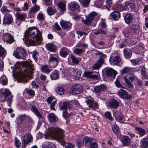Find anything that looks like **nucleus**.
<instances>
[{"label":"nucleus","instance_id":"obj_1","mask_svg":"<svg viewBox=\"0 0 148 148\" xmlns=\"http://www.w3.org/2000/svg\"><path fill=\"white\" fill-rule=\"evenodd\" d=\"M23 39L27 44L35 45L41 41L42 34L37 28L30 27L26 31L24 38Z\"/></svg>","mask_w":148,"mask_h":148},{"label":"nucleus","instance_id":"obj_2","mask_svg":"<svg viewBox=\"0 0 148 148\" xmlns=\"http://www.w3.org/2000/svg\"><path fill=\"white\" fill-rule=\"evenodd\" d=\"M23 69L21 72V75L19 77V80L21 82L24 81L26 82L27 78L30 77L34 70V66L31 60H28L24 62L23 64Z\"/></svg>","mask_w":148,"mask_h":148},{"label":"nucleus","instance_id":"obj_3","mask_svg":"<svg viewBox=\"0 0 148 148\" xmlns=\"http://www.w3.org/2000/svg\"><path fill=\"white\" fill-rule=\"evenodd\" d=\"M63 133V130L60 128L51 127L48 129L45 135V138L46 139H49L51 137L54 138L62 144H64Z\"/></svg>","mask_w":148,"mask_h":148},{"label":"nucleus","instance_id":"obj_4","mask_svg":"<svg viewBox=\"0 0 148 148\" xmlns=\"http://www.w3.org/2000/svg\"><path fill=\"white\" fill-rule=\"evenodd\" d=\"M85 146L90 147V148H97L98 146L96 140L94 138L86 136L83 140Z\"/></svg>","mask_w":148,"mask_h":148},{"label":"nucleus","instance_id":"obj_5","mask_svg":"<svg viewBox=\"0 0 148 148\" xmlns=\"http://www.w3.org/2000/svg\"><path fill=\"white\" fill-rule=\"evenodd\" d=\"M13 55L17 58L24 59L27 55L25 49L21 47H17L13 53Z\"/></svg>","mask_w":148,"mask_h":148},{"label":"nucleus","instance_id":"obj_6","mask_svg":"<svg viewBox=\"0 0 148 148\" xmlns=\"http://www.w3.org/2000/svg\"><path fill=\"white\" fill-rule=\"evenodd\" d=\"M135 77L134 73H132L127 75L124 78L125 82L127 86L130 88H132L133 85L132 83Z\"/></svg>","mask_w":148,"mask_h":148},{"label":"nucleus","instance_id":"obj_7","mask_svg":"<svg viewBox=\"0 0 148 148\" xmlns=\"http://www.w3.org/2000/svg\"><path fill=\"white\" fill-rule=\"evenodd\" d=\"M97 15V13L96 12H92L86 17L85 20L83 18H82V21L85 24L90 25L94 19Z\"/></svg>","mask_w":148,"mask_h":148},{"label":"nucleus","instance_id":"obj_8","mask_svg":"<svg viewBox=\"0 0 148 148\" xmlns=\"http://www.w3.org/2000/svg\"><path fill=\"white\" fill-rule=\"evenodd\" d=\"M2 94L4 98L2 99L3 101H7L10 102L12 100L11 93L8 89H5L2 92Z\"/></svg>","mask_w":148,"mask_h":148},{"label":"nucleus","instance_id":"obj_9","mask_svg":"<svg viewBox=\"0 0 148 148\" xmlns=\"http://www.w3.org/2000/svg\"><path fill=\"white\" fill-rule=\"evenodd\" d=\"M82 89V86L79 84L74 85L71 88L72 93L74 95L79 94L81 92Z\"/></svg>","mask_w":148,"mask_h":148},{"label":"nucleus","instance_id":"obj_10","mask_svg":"<svg viewBox=\"0 0 148 148\" xmlns=\"http://www.w3.org/2000/svg\"><path fill=\"white\" fill-rule=\"evenodd\" d=\"M117 95L123 99H130L132 98L131 95H129L127 92L123 89H120L118 92Z\"/></svg>","mask_w":148,"mask_h":148},{"label":"nucleus","instance_id":"obj_11","mask_svg":"<svg viewBox=\"0 0 148 148\" xmlns=\"http://www.w3.org/2000/svg\"><path fill=\"white\" fill-rule=\"evenodd\" d=\"M3 41L9 44H11L14 41L13 36L8 33H5L3 34Z\"/></svg>","mask_w":148,"mask_h":148},{"label":"nucleus","instance_id":"obj_12","mask_svg":"<svg viewBox=\"0 0 148 148\" xmlns=\"http://www.w3.org/2000/svg\"><path fill=\"white\" fill-rule=\"evenodd\" d=\"M31 110L38 118L39 120L41 121H43L44 119V117L42 116L36 106L34 105L32 106L31 107Z\"/></svg>","mask_w":148,"mask_h":148},{"label":"nucleus","instance_id":"obj_13","mask_svg":"<svg viewBox=\"0 0 148 148\" xmlns=\"http://www.w3.org/2000/svg\"><path fill=\"white\" fill-rule=\"evenodd\" d=\"M71 103L69 102H63L62 106L60 107V110H62L63 115L64 117L67 116L68 113L67 112V107L70 106Z\"/></svg>","mask_w":148,"mask_h":148},{"label":"nucleus","instance_id":"obj_14","mask_svg":"<svg viewBox=\"0 0 148 148\" xmlns=\"http://www.w3.org/2000/svg\"><path fill=\"white\" fill-rule=\"evenodd\" d=\"M107 87L103 84H101L96 86L94 89V91L97 94L101 93L103 91L106 90Z\"/></svg>","mask_w":148,"mask_h":148},{"label":"nucleus","instance_id":"obj_15","mask_svg":"<svg viewBox=\"0 0 148 148\" xmlns=\"http://www.w3.org/2000/svg\"><path fill=\"white\" fill-rule=\"evenodd\" d=\"M79 7V5L75 1H71L68 4V8L71 11H74L78 9Z\"/></svg>","mask_w":148,"mask_h":148},{"label":"nucleus","instance_id":"obj_16","mask_svg":"<svg viewBox=\"0 0 148 148\" xmlns=\"http://www.w3.org/2000/svg\"><path fill=\"white\" fill-rule=\"evenodd\" d=\"M109 60L112 65H116L121 61V59L119 56H117L110 58Z\"/></svg>","mask_w":148,"mask_h":148},{"label":"nucleus","instance_id":"obj_17","mask_svg":"<svg viewBox=\"0 0 148 148\" xmlns=\"http://www.w3.org/2000/svg\"><path fill=\"white\" fill-rule=\"evenodd\" d=\"M104 62V60L99 59L92 66V69L95 70L99 69L103 64Z\"/></svg>","mask_w":148,"mask_h":148},{"label":"nucleus","instance_id":"obj_18","mask_svg":"<svg viewBox=\"0 0 148 148\" xmlns=\"http://www.w3.org/2000/svg\"><path fill=\"white\" fill-rule=\"evenodd\" d=\"M92 73V72L86 71L84 73V75L85 77L88 78L97 80L98 78V74L97 75L91 74Z\"/></svg>","mask_w":148,"mask_h":148},{"label":"nucleus","instance_id":"obj_19","mask_svg":"<svg viewBox=\"0 0 148 148\" xmlns=\"http://www.w3.org/2000/svg\"><path fill=\"white\" fill-rule=\"evenodd\" d=\"M56 55L55 54H50L49 56V63L53 62L55 63V65L54 66V67L58 65V60L56 57Z\"/></svg>","mask_w":148,"mask_h":148},{"label":"nucleus","instance_id":"obj_20","mask_svg":"<svg viewBox=\"0 0 148 148\" xmlns=\"http://www.w3.org/2000/svg\"><path fill=\"white\" fill-rule=\"evenodd\" d=\"M47 117L49 121L50 122H56L58 121V118L53 113H49Z\"/></svg>","mask_w":148,"mask_h":148},{"label":"nucleus","instance_id":"obj_21","mask_svg":"<svg viewBox=\"0 0 148 148\" xmlns=\"http://www.w3.org/2000/svg\"><path fill=\"white\" fill-rule=\"evenodd\" d=\"M130 138L127 136H124L122 138L121 142L124 146H128L130 143Z\"/></svg>","mask_w":148,"mask_h":148},{"label":"nucleus","instance_id":"obj_22","mask_svg":"<svg viewBox=\"0 0 148 148\" xmlns=\"http://www.w3.org/2000/svg\"><path fill=\"white\" fill-rule=\"evenodd\" d=\"M60 24L63 29H66L70 28L71 27V24L69 21H61L60 22Z\"/></svg>","mask_w":148,"mask_h":148},{"label":"nucleus","instance_id":"obj_23","mask_svg":"<svg viewBox=\"0 0 148 148\" xmlns=\"http://www.w3.org/2000/svg\"><path fill=\"white\" fill-rule=\"evenodd\" d=\"M32 140V137L30 134H26L23 137V144H27L30 142Z\"/></svg>","mask_w":148,"mask_h":148},{"label":"nucleus","instance_id":"obj_24","mask_svg":"<svg viewBox=\"0 0 148 148\" xmlns=\"http://www.w3.org/2000/svg\"><path fill=\"white\" fill-rule=\"evenodd\" d=\"M42 148H55L56 145L52 143L46 141L42 144Z\"/></svg>","mask_w":148,"mask_h":148},{"label":"nucleus","instance_id":"obj_25","mask_svg":"<svg viewBox=\"0 0 148 148\" xmlns=\"http://www.w3.org/2000/svg\"><path fill=\"white\" fill-rule=\"evenodd\" d=\"M13 20L12 16L10 14H9L8 16H6L4 18L3 23L4 24H10L12 23Z\"/></svg>","mask_w":148,"mask_h":148},{"label":"nucleus","instance_id":"obj_26","mask_svg":"<svg viewBox=\"0 0 148 148\" xmlns=\"http://www.w3.org/2000/svg\"><path fill=\"white\" fill-rule=\"evenodd\" d=\"M69 50L66 47H62L60 50V55L63 57H65L68 54Z\"/></svg>","mask_w":148,"mask_h":148},{"label":"nucleus","instance_id":"obj_27","mask_svg":"<svg viewBox=\"0 0 148 148\" xmlns=\"http://www.w3.org/2000/svg\"><path fill=\"white\" fill-rule=\"evenodd\" d=\"M124 19L125 23L127 24H130L133 19L132 15L129 14H127L124 16Z\"/></svg>","mask_w":148,"mask_h":148},{"label":"nucleus","instance_id":"obj_28","mask_svg":"<svg viewBox=\"0 0 148 148\" xmlns=\"http://www.w3.org/2000/svg\"><path fill=\"white\" fill-rule=\"evenodd\" d=\"M108 105L111 107L116 108L118 107L119 106V103L116 100H113L109 102Z\"/></svg>","mask_w":148,"mask_h":148},{"label":"nucleus","instance_id":"obj_29","mask_svg":"<svg viewBox=\"0 0 148 148\" xmlns=\"http://www.w3.org/2000/svg\"><path fill=\"white\" fill-rule=\"evenodd\" d=\"M45 47L49 51L53 52L56 49L55 46L52 43H48L45 45Z\"/></svg>","mask_w":148,"mask_h":148},{"label":"nucleus","instance_id":"obj_30","mask_svg":"<svg viewBox=\"0 0 148 148\" xmlns=\"http://www.w3.org/2000/svg\"><path fill=\"white\" fill-rule=\"evenodd\" d=\"M106 74L107 76H113L114 78L116 75V71L112 68L107 69L106 71Z\"/></svg>","mask_w":148,"mask_h":148},{"label":"nucleus","instance_id":"obj_31","mask_svg":"<svg viewBox=\"0 0 148 148\" xmlns=\"http://www.w3.org/2000/svg\"><path fill=\"white\" fill-rule=\"evenodd\" d=\"M143 77L146 79L147 78L148 73L146 71V69L144 66H140Z\"/></svg>","mask_w":148,"mask_h":148},{"label":"nucleus","instance_id":"obj_32","mask_svg":"<svg viewBox=\"0 0 148 148\" xmlns=\"http://www.w3.org/2000/svg\"><path fill=\"white\" fill-rule=\"evenodd\" d=\"M110 15L115 20H118L120 17L119 12L117 11H114L110 14Z\"/></svg>","mask_w":148,"mask_h":148},{"label":"nucleus","instance_id":"obj_33","mask_svg":"<svg viewBox=\"0 0 148 148\" xmlns=\"http://www.w3.org/2000/svg\"><path fill=\"white\" fill-rule=\"evenodd\" d=\"M140 146L143 148H146L148 146V139L147 138L142 139L140 142Z\"/></svg>","mask_w":148,"mask_h":148},{"label":"nucleus","instance_id":"obj_34","mask_svg":"<svg viewBox=\"0 0 148 148\" xmlns=\"http://www.w3.org/2000/svg\"><path fill=\"white\" fill-rule=\"evenodd\" d=\"M26 16V14L25 13L21 14L16 13V18L20 21H24Z\"/></svg>","mask_w":148,"mask_h":148},{"label":"nucleus","instance_id":"obj_35","mask_svg":"<svg viewBox=\"0 0 148 148\" xmlns=\"http://www.w3.org/2000/svg\"><path fill=\"white\" fill-rule=\"evenodd\" d=\"M132 70L133 69L131 68L128 67H125L121 71V73L122 75H124L127 73L131 72Z\"/></svg>","mask_w":148,"mask_h":148},{"label":"nucleus","instance_id":"obj_36","mask_svg":"<svg viewBox=\"0 0 148 148\" xmlns=\"http://www.w3.org/2000/svg\"><path fill=\"white\" fill-rule=\"evenodd\" d=\"M40 7L38 5H36L30 8L29 12V14H34L40 9Z\"/></svg>","mask_w":148,"mask_h":148},{"label":"nucleus","instance_id":"obj_37","mask_svg":"<svg viewBox=\"0 0 148 148\" xmlns=\"http://www.w3.org/2000/svg\"><path fill=\"white\" fill-rule=\"evenodd\" d=\"M135 130L137 131L138 134L141 137L145 134V130L139 127H136Z\"/></svg>","mask_w":148,"mask_h":148},{"label":"nucleus","instance_id":"obj_38","mask_svg":"<svg viewBox=\"0 0 148 148\" xmlns=\"http://www.w3.org/2000/svg\"><path fill=\"white\" fill-rule=\"evenodd\" d=\"M58 6L61 11L64 12L66 10V4L62 2H60L58 3Z\"/></svg>","mask_w":148,"mask_h":148},{"label":"nucleus","instance_id":"obj_39","mask_svg":"<svg viewBox=\"0 0 148 148\" xmlns=\"http://www.w3.org/2000/svg\"><path fill=\"white\" fill-rule=\"evenodd\" d=\"M124 54L126 58H129L131 56L132 51L130 49H125L124 50Z\"/></svg>","mask_w":148,"mask_h":148},{"label":"nucleus","instance_id":"obj_40","mask_svg":"<svg viewBox=\"0 0 148 148\" xmlns=\"http://www.w3.org/2000/svg\"><path fill=\"white\" fill-rule=\"evenodd\" d=\"M27 117V116L25 114L21 115L16 120V123L20 124Z\"/></svg>","mask_w":148,"mask_h":148},{"label":"nucleus","instance_id":"obj_41","mask_svg":"<svg viewBox=\"0 0 148 148\" xmlns=\"http://www.w3.org/2000/svg\"><path fill=\"white\" fill-rule=\"evenodd\" d=\"M52 79L55 80L59 78V74L58 71L57 70L53 71L50 75Z\"/></svg>","mask_w":148,"mask_h":148},{"label":"nucleus","instance_id":"obj_42","mask_svg":"<svg viewBox=\"0 0 148 148\" xmlns=\"http://www.w3.org/2000/svg\"><path fill=\"white\" fill-rule=\"evenodd\" d=\"M41 69L42 72L47 73H49L51 71L49 67L47 65L42 66L41 68Z\"/></svg>","mask_w":148,"mask_h":148},{"label":"nucleus","instance_id":"obj_43","mask_svg":"<svg viewBox=\"0 0 148 148\" xmlns=\"http://www.w3.org/2000/svg\"><path fill=\"white\" fill-rule=\"evenodd\" d=\"M0 82L3 85H6L7 84L8 80L5 75H2L0 78Z\"/></svg>","mask_w":148,"mask_h":148},{"label":"nucleus","instance_id":"obj_44","mask_svg":"<svg viewBox=\"0 0 148 148\" xmlns=\"http://www.w3.org/2000/svg\"><path fill=\"white\" fill-rule=\"evenodd\" d=\"M85 101L87 105L89 106L94 102V99L90 96H87L85 97Z\"/></svg>","mask_w":148,"mask_h":148},{"label":"nucleus","instance_id":"obj_45","mask_svg":"<svg viewBox=\"0 0 148 148\" xmlns=\"http://www.w3.org/2000/svg\"><path fill=\"white\" fill-rule=\"evenodd\" d=\"M104 116L106 118L110 121H112L113 120V118L111 116V113L110 112H106L104 114Z\"/></svg>","mask_w":148,"mask_h":148},{"label":"nucleus","instance_id":"obj_46","mask_svg":"<svg viewBox=\"0 0 148 148\" xmlns=\"http://www.w3.org/2000/svg\"><path fill=\"white\" fill-rule=\"evenodd\" d=\"M117 121L121 123H123L125 121L124 116L122 114H120L116 118Z\"/></svg>","mask_w":148,"mask_h":148},{"label":"nucleus","instance_id":"obj_47","mask_svg":"<svg viewBox=\"0 0 148 148\" xmlns=\"http://www.w3.org/2000/svg\"><path fill=\"white\" fill-rule=\"evenodd\" d=\"M112 129L114 133L116 134H119L120 132L119 127L116 125L112 126Z\"/></svg>","mask_w":148,"mask_h":148},{"label":"nucleus","instance_id":"obj_48","mask_svg":"<svg viewBox=\"0 0 148 148\" xmlns=\"http://www.w3.org/2000/svg\"><path fill=\"white\" fill-rule=\"evenodd\" d=\"M71 58L72 60V62L75 64H77L79 62V59L76 58L74 55H72Z\"/></svg>","mask_w":148,"mask_h":148},{"label":"nucleus","instance_id":"obj_49","mask_svg":"<svg viewBox=\"0 0 148 148\" xmlns=\"http://www.w3.org/2000/svg\"><path fill=\"white\" fill-rule=\"evenodd\" d=\"M56 92L60 95L63 94L64 92V89L62 87H58L56 89Z\"/></svg>","mask_w":148,"mask_h":148},{"label":"nucleus","instance_id":"obj_50","mask_svg":"<svg viewBox=\"0 0 148 148\" xmlns=\"http://www.w3.org/2000/svg\"><path fill=\"white\" fill-rule=\"evenodd\" d=\"M84 143L83 142V140L82 141L80 139H79L76 142V144L78 148L81 147L83 145Z\"/></svg>","mask_w":148,"mask_h":148},{"label":"nucleus","instance_id":"obj_51","mask_svg":"<svg viewBox=\"0 0 148 148\" xmlns=\"http://www.w3.org/2000/svg\"><path fill=\"white\" fill-rule=\"evenodd\" d=\"M130 61L133 65L139 64H140L141 62L139 59L136 60L135 59L131 60Z\"/></svg>","mask_w":148,"mask_h":148},{"label":"nucleus","instance_id":"obj_52","mask_svg":"<svg viewBox=\"0 0 148 148\" xmlns=\"http://www.w3.org/2000/svg\"><path fill=\"white\" fill-rule=\"evenodd\" d=\"M89 107L92 108L93 109L96 110L98 108V105L97 103H94V102L88 106Z\"/></svg>","mask_w":148,"mask_h":148},{"label":"nucleus","instance_id":"obj_53","mask_svg":"<svg viewBox=\"0 0 148 148\" xmlns=\"http://www.w3.org/2000/svg\"><path fill=\"white\" fill-rule=\"evenodd\" d=\"M47 11L48 14L50 15H52L55 13L54 10L51 7L47 8Z\"/></svg>","mask_w":148,"mask_h":148},{"label":"nucleus","instance_id":"obj_54","mask_svg":"<svg viewBox=\"0 0 148 148\" xmlns=\"http://www.w3.org/2000/svg\"><path fill=\"white\" fill-rule=\"evenodd\" d=\"M103 0H97L95 3L97 7L101 8L103 5Z\"/></svg>","mask_w":148,"mask_h":148},{"label":"nucleus","instance_id":"obj_55","mask_svg":"<svg viewBox=\"0 0 148 148\" xmlns=\"http://www.w3.org/2000/svg\"><path fill=\"white\" fill-rule=\"evenodd\" d=\"M99 26L100 28H106L107 27V25L105 23V20L103 19H101V21L99 24Z\"/></svg>","mask_w":148,"mask_h":148},{"label":"nucleus","instance_id":"obj_56","mask_svg":"<svg viewBox=\"0 0 148 148\" xmlns=\"http://www.w3.org/2000/svg\"><path fill=\"white\" fill-rule=\"evenodd\" d=\"M29 8V4L27 2L24 3L23 6L21 7L22 10L23 11H27Z\"/></svg>","mask_w":148,"mask_h":148},{"label":"nucleus","instance_id":"obj_57","mask_svg":"<svg viewBox=\"0 0 148 148\" xmlns=\"http://www.w3.org/2000/svg\"><path fill=\"white\" fill-rule=\"evenodd\" d=\"M1 10L3 14H7L10 12V11L5 7H3L1 8Z\"/></svg>","mask_w":148,"mask_h":148},{"label":"nucleus","instance_id":"obj_58","mask_svg":"<svg viewBox=\"0 0 148 148\" xmlns=\"http://www.w3.org/2000/svg\"><path fill=\"white\" fill-rule=\"evenodd\" d=\"M90 1V0H82V3L83 6L85 7H87Z\"/></svg>","mask_w":148,"mask_h":148},{"label":"nucleus","instance_id":"obj_59","mask_svg":"<svg viewBox=\"0 0 148 148\" xmlns=\"http://www.w3.org/2000/svg\"><path fill=\"white\" fill-rule=\"evenodd\" d=\"M83 50L82 49L76 48L73 51V53L75 54H80L82 53Z\"/></svg>","mask_w":148,"mask_h":148},{"label":"nucleus","instance_id":"obj_60","mask_svg":"<svg viewBox=\"0 0 148 148\" xmlns=\"http://www.w3.org/2000/svg\"><path fill=\"white\" fill-rule=\"evenodd\" d=\"M15 144L16 147H19L21 146V143L16 137L15 138Z\"/></svg>","mask_w":148,"mask_h":148},{"label":"nucleus","instance_id":"obj_61","mask_svg":"<svg viewBox=\"0 0 148 148\" xmlns=\"http://www.w3.org/2000/svg\"><path fill=\"white\" fill-rule=\"evenodd\" d=\"M37 19L40 21H43L44 19V16L42 13H39L37 16Z\"/></svg>","mask_w":148,"mask_h":148},{"label":"nucleus","instance_id":"obj_62","mask_svg":"<svg viewBox=\"0 0 148 148\" xmlns=\"http://www.w3.org/2000/svg\"><path fill=\"white\" fill-rule=\"evenodd\" d=\"M5 53V49L2 47L1 45H0V56H3L4 55Z\"/></svg>","mask_w":148,"mask_h":148},{"label":"nucleus","instance_id":"obj_63","mask_svg":"<svg viewBox=\"0 0 148 148\" xmlns=\"http://www.w3.org/2000/svg\"><path fill=\"white\" fill-rule=\"evenodd\" d=\"M115 84L117 88H124L120 84V82L118 79H116L115 82Z\"/></svg>","mask_w":148,"mask_h":148},{"label":"nucleus","instance_id":"obj_64","mask_svg":"<svg viewBox=\"0 0 148 148\" xmlns=\"http://www.w3.org/2000/svg\"><path fill=\"white\" fill-rule=\"evenodd\" d=\"M131 28L133 29L135 32H136L137 30H138L139 29V26L135 24L132 25L131 27Z\"/></svg>","mask_w":148,"mask_h":148}]
</instances>
